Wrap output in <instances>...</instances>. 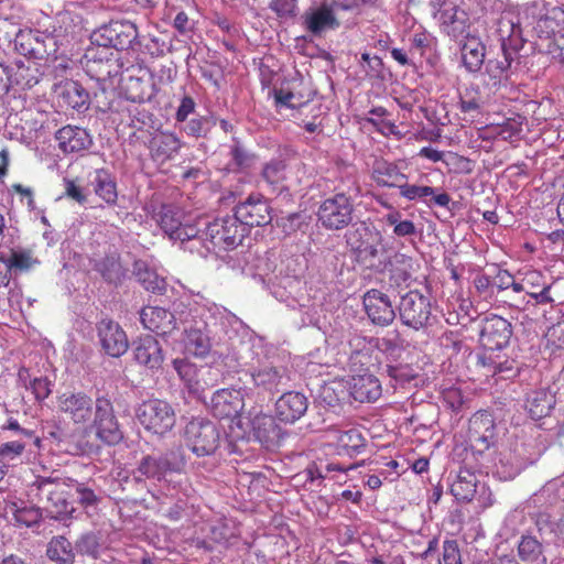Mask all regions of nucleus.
<instances>
[{
	"label": "nucleus",
	"mask_w": 564,
	"mask_h": 564,
	"mask_svg": "<svg viewBox=\"0 0 564 564\" xmlns=\"http://www.w3.org/2000/svg\"><path fill=\"white\" fill-rule=\"evenodd\" d=\"M183 308L186 307L180 304L175 312L172 313L163 307L145 306L140 312V321L144 328L160 336H166L178 327V312Z\"/></svg>",
	"instance_id": "obj_21"
},
{
	"label": "nucleus",
	"mask_w": 564,
	"mask_h": 564,
	"mask_svg": "<svg viewBox=\"0 0 564 564\" xmlns=\"http://www.w3.org/2000/svg\"><path fill=\"white\" fill-rule=\"evenodd\" d=\"M184 440L186 446L197 457L212 456L221 442L217 425L205 417H193L185 426Z\"/></svg>",
	"instance_id": "obj_5"
},
{
	"label": "nucleus",
	"mask_w": 564,
	"mask_h": 564,
	"mask_svg": "<svg viewBox=\"0 0 564 564\" xmlns=\"http://www.w3.org/2000/svg\"><path fill=\"white\" fill-rule=\"evenodd\" d=\"M158 223L161 229L171 240L180 241L182 245H195L196 235L200 232L198 224H185L180 219L178 213L172 206H162L158 214Z\"/></svg>",
	"instance_id": "obj_17"
},
{
	"label": "nucleus",
	"mask_w": 564,
	"mask_h": 564,
	"mask_svg": "<svg viewBox=\"0 0 564 564\" xmlns=\"http://www.w3.org/2000/svg\"><path fill=\"white\" fill-rule=\"evenodd\" d=\"M57 409L74 424H86L91 420L95 401L85 392H64L57 397Z\"/></svg>",
	"instance_id": "obj_20"
},
{
	"label": "nucleus",
	"mask_w": 564,
	"mask_h": 564,
	"mask_svg": "<svg viewBox=\"0 0 564 564\" xmlns=\"http://www.w3.org/2000/svg\"><path fill=\"white\" fill-rule=\"evenodd\" d=\"M134 360L150 370L159 369L164 360L160 343L151 335L138 338L132 343Z\"/></svg>",
	"instance_id": "obj_31"
},
{
	"label": "nucleus",
	"mask_w": 564,
	"mask_h": 564,
	"mask_svg": "<svg viewBox=\"0 0 564 564\" xmlns=\"http://www.w3.org/2000/svg\"><path fill=\"white\" fill-rule=\"evenodd\" d=\"M497 32L501 50L509 52L516 59H518L519 52L523 48L525 43L519 22L514 21L513 17L510 14L502 15L498 20Z\"/></svg>",
	"instance_id": "obj_30"
},
{
	"label": "nucleus",
	"mask_w": 564,
	"mask_h": 564,
	"mask_svg": "<svg viewBox=\"0 0 564 564\" xmlns=\"http://www.w3.org/2000/svg\"><path fill=\"white\" fill-rule=\"evenodd\" d=\"M251 378L257 388L274 394L289 387L291 372L280 362L267 361L251 370Z\"/></svg>",
	"instance_id": "obj_15"
},
{
	"label": "nucleus",
	"mask_w": 564,
	"mask_h": 564,
	"mask_svg": "<svg viewBox=\"0 0 564 564\" xmlns=\"http://www.w3.org/2000/svg\"><path fill=\"white\" fill-rule=\"evenodd\" d=\"M46 555L56 564H74L77 556L75 543L72 544L64 535L53 536L47 544Z\"/></svg>",
	"instance_id": "obj_40"
},
{
	"label": "nucleus",
	"mask_w": 564,
	"mask_h": 564,
	"mask_svg": "<svg viewBox=\"0 0 564 564\" xmlns=\"http://www.w3.org/2000/svg\"><path fill=\"white\" fill-rule=\"evenodd\" d=\"M91 417V429L98 441L105 445L115 446L123 440V430L108 395H98L96 398Z\"/></svg>",
	"instance_id": "obj_6"
},
{
	"label": "nucleus",
	"mask_w": 564,
	"mask_h": 564,
	"mask_svg": "<svg viewBox=\"0 0 564 564\" xmlns=\"http://www.w3.org/2000/svg\"><path fill=\"white\" fill-rule=\"evenodd\" d=\"M359 195L360 186L356 182L347 191L337 189L319 203L316 213L317 221L324 229L332 231L352 226L356 212L355 200Z\"/></svg>",
	"instance_id": "obj_3"
},
{
	"label": "nucleus",
	"mask_w": 564,
	"mask_h": 564,
	"mask_svg": "<svg viewBox=\"0 0 564 564\" xmlns=\"http://www.w3.org/2000/svg\"><path fill=\"white\" fill-rule=\"evenodd\" d=\"M58 148L65 153H78L93 145V138L88 131L77 126H65L55 133Z\"/></svg>",
	"instance_id": "obj_33"
},
{
	"label": "nucleus",
	"mask_w": 564,
	"mask_h": 564,
	"mask_svg": "<svg viewBox=\"0 0 564 564\" xmlns=\"http://www.w3.org/2000/svg\"><path fill=\"white\" fill-rule=\"evenodd\" d=\"M511 336V323L501 316L491 315L482 323L480 344L487 350H501L508 346Z\"/></svg>",
	"instance_id": "obj_23"
},
{
	"label": "nucleus",
	"mask_w": 564,
	"mask_h": 564,
	"mask_svg": "<svg viewBox=\"0 0 564 564\" xmlns=\"http://www.w3.org/2000/svg\"><path fill=\"white\" fill-rule=\"evenodd\" d=\"M381 350L384 355V361L381 364L382 373H386L395 384H404L416 377L413 367L404 362V349L400 345L391 339H383Z\"/></svg>",
	"instance_id": "obj_12"
},
{
	"label": "nucleus",
	"mask_w": 564,
	"mask_h": 564,
	"mask_svg": "<svg viewBox=\"0 0 564 564\" xmlns=\"http://www.w3.org/2000/svg\"><path fill=\"white\" fill-rule=\"evenodd\" d=\"M478 86L466 88L459 98V109L463 112H478L482 106Z\"/></svg>",
	"instance_id": "obj_56"
},
{
	"label": "nucleus",
	"mask_w": 564,
	"mask_h": 564,
	"mask_svg": "<svg viewBox=\"0 0 564 564\" xmlns=\"http://www.w3.org/2000/svg\"><path fill=\"white\" fill-rule=\"evenodd\" d=\"M63 486L57 478L36 477L30 487L31 492L35 491L34 495L40 502H46L45 510L56 520L73 517L75 511L73 503L66 498Z\"/></svg>",
	"instance_id": "obj_8"
},
{
	"label": "nucleus",
	"mask_w": 564,
	"mask_h": 564,
	"mask_svg": "<svg viewBox=\"0 0 564 564\" xmlns=\"http://www.w3.org/2000/svg\"><path fill=\"white\" fill-rule=\"evenodd\" d=\"M167 473L169 471L159 455L143 456L134 471L137 480H140L141 477H144L154 481H162L165 479Z\"/></svg>",
	"instance_id": "obj_45"
},
{
	"label": "nucleus",
	"mask_w": 564,
	"mask_h": 564,
	"mask_svg": "<svg viewBox=\"0 0 564 564\" xmlns=\"http://www.w3.org/2000/svg\"><path fill=\"white\" fill-rule=\"evenodd\" d=\"M251 426L253 437L268 449L279 447L288 435L270 414H256Z\"/></svg>",
	"instance_id": "obj_27"
},
{
	"label": "nucleus",
	"mask_w": 564,
	"mask_h": 564,
	"mask_svg": "<svg viewBox=\"0 0 564 564\" xmlns=\"http://www.w3.org/2000/svg\"><path fill=\"white\" fill-rule=\"evenodd\" d=\"M304 28L315 36H321L324 32L339 28V21L336 19L333 9L328 6L311 8L302 15Z\"/></svg>",
	"instance_id": "obj_34"
},
{
	"label": "nucleus",
	"mask_w": 564,
	"mask_h": 564,
	"mask_svg": "<svg viewBox=\"0 0 564 564\" xmlns=\"http://www.w3.org/2000/svg\"><path fill=\"white\" fill-rule=\"evenodd\" d=\"M375 182L383 187H398L402 185L408 176L403 174L397 164L384 160L376 161L372 167Z\"/></svg>",
	"instance_id": "obj_39"
},
{
	"label": "nucleus",
	"mask_w": 564,
	"mask_h": 564,
	"mask_svg": "<svg viewBox=\"0 0 564 564\" xmlns=\"http://www.w3.org/2000/svg\"><path fill=\"white\" fill-rule=\"evenodd\" d=\"M344 238L359 263L375 272H384L386 267L381 260L388 254L389 248L378 229L365 221H358L345 232Z\"/></svg>",
	"instance_id": "obj_2"
},
{
	"label": "nucleus",
	"mask_w": 564,
	"mask_h": 564,
	"mask_svg": "<svg viewBox=\"0 0 564 564\" xmlns=\"http://www.w3.org/2000/svg\"><path fill=\"white\" fill-rule=\"evenodd\" d=\"M308 400L306 395L297 391L283 393L275 402V416L281 422L293 424L307 411Z\"/></svg>",
	"instance_id": "obj_28"
},
{
	"label": "nucleus",
	"mask_w": 564,
	"mask_h": 564,
	"mask_svg": "<svg viewBox=\"0 0 564 564\" xmlns=\"http://www.w3.org/2000/svg\"><path fill=\"white\" fill-rule=\"evenodd\" d=\"M86 74L96 82H109L124 69L119 58H110L109 63L101 61L85 62Z\"/></svg>",
	"instance_id": "obj_44"
},
{
	"label": "nucleus",
	"mask_w": 564,
	"mask_h": 564,
	"mask_svg": "<svg viewBox=\"0 0 564 564\" xmlns=\"http://www.w3.org/2000/svg\"><path fill=\"white\" fill-rule=\"evenodd\" d=\"M65 192L64 195L76 203L84 205L87 203V195L84 192V188L76 184L75 181L69 178H64Z\"/></svg>",
	"instance_id": "obj_61"
},
{
	"label": "nucleus",
	"mask_w": 564,
	"mask_h": 564,
	"mask_svg": "<svg viewBox=\"0 0 564 564\" xmlns=\"http://www.w3.org/2000/svg\"><path fill=\"white\" fill-rule=\"evenodd\" d=\"M169 473H181L186 466V456L181 445L169 448L159 455Z\"/></svg>",
	"instance_id": "obj_52"
},
{
	"label": "nucleus",
	"mask_w": 564,
	"mask_h": 564,
	"mask_svg": "<svg viewBox=\"0 0 564 564\" xmlns=\"http://www.w3.org/2000/svg\"><path fill=\"white\" fill-rule=\"evenodd\" d=\"M477 488V477L469 470H460L451 485V492L458 501L473 500Z\"/></svg>",
	"instance_id": "obj_47"
},
{
	"label": "nucleus",
	"mask_w": 564,
	"mask_h": 564,
	"mask_svg": "<svg viewBox=\"0 0 564 564\" xmlns=\"http://www.w3.org/2000/svg\"><path fill=\"white\" fill-rule=\"evenodd\" d=\"M138 422L148 432L163 436L175 426L176 414L173 406L160 399L143 401L135 408Z\"/></svg>",
	"instance_id": "obj_7"
},
{
	"label": "nucleus",
	"mask_w": 564,
	"mask_h": 564,
	"mask_svg": "<svg viewBox=\"0 0 564 564\" xmlns=\"http://www.w3.org/2000/svg\"><path fill=\"white\" fill-rule=\"evenodd\" d=\"M204 226V229L200 228V232L196 235L195 245L187 247L191 252L196 251L204 258L209 253L218 256L223 251L234 250L248 236L246 227L236 219L234 214L215 218Z\"/></svg>",
	"instance_id": "obj_1"
},
{
	"label": "nucleus",
	"mask_w": 564,
	"mask_h": 564,
	"mask_svg": "<svg viewBox=\"0 0 564 564\" xmlns=\"http://www.w3.org/2000/svg\"><path fill=\"white\" fill-rule=\"evenodd\" d=\"M93 269L100 274L106 283L115 286L122 284L128 275V269L122 265L117 252H110L94 259Z\"/></svg>",
	"instance_id": "obj_35"
},
{
	"label": "nucleus",
	"mask_w": 564,
	"mask_h": 564,
	"mask_svg": "<svg viewBox=\"0 0 564 564\" xmlns=\"http://www.w3.org/2000/svg\"><path fill=\"white\" fill-rule=\"evenodd\" d=\"M518 555L530 564H546L542 543L533 535H522L518 543Z\"/></svg>",
	"instance_id": "obj_46"
},
{
	"label": "nucleus",
	"mask_w": 564,
	"mask_h": 564,
	"mask_svg": "<svg viewBox=\"0 0 564 564\" xmlns=\"http://www.w3.org/2000/svg\"><path fill=\"white\" fill-rule=\"evenodd\" d=\"M97 334L102 349L110 357H120L129 348V341L124 330L113 319H101L97 324Z\"/></svg>",
	"instance_id": "obj_25"
},
{
	"label": "nucleus",
	"mask_w": 564,
	"mask_h": 564,
	"mask_svg": "<svg viewBox=\"0 0 564 564\" xmlns=\"http://www.w3.org/2000/svg\"><path fill=\"white\" fill-rule=\"evenodd\" d=\"M14 45L21 55L36 59H43L55 52L54 37L32 29L20 30L15 35Z\"/></svg>",
	"instance_id": "obj_19"
},
{
	"label": "nucleus",
	"mask_w": 564,
	"mask_h": 564,
	"mask_svg": "<svg viewBox=\"0 0 564 564\" xmlns=\"http://www.w3.org/2000/svg\"><path fill=\"white\" fill-rule=\"evenodd\" d=\"M138 37L137 25L129 20L111 21L91 35L94 43L112 46L116 51L132 48Z\"/></svg>",
	"instance_id": "obj_11"
},
{
	"label": "nucleus",
	"mask_w": 564,
	"mask_h": 564,
	"mask_svg": "<svg viewBox=\"0 0 564 564\" xmlns=\"http://www.w3.org/2000/svg\"><path fill=\"white\" fill-rule=\"evenodd\" d=\"M365 446L366 440L357 429L344 431L337 437V449L340 455L355 456L361 453Z\"/></svg>",
	"instance_id": "obj_49"
},
{
	"label": "nucleus",
	"mask_w": 564,
	"mask_h": 564,
	"mask_svg": "<svg viewBox=\"0 0 564 564\" xmlns=\"http://www.w3.org/2000/svg\"><path fill=\"white\" fill-rule=\"evenodd\" d=\"M440 564H463L460 552L455 540H446L443 543V554Z\"/></svg>",
	"instance_id": "obj_59"
},
{
	"label": "nucleus",
	"mask_w": 564,
	"mask_h": 564,
	"mask_svg": "<svg viewBox=\"0 0 564 564\" xmlns=\"http://www.w3.org/2000/svg\"><path fill=\"white\" fill-rule=\"evenodd\" d=\"M25 448V443L21 440L7 442L0 445V456L4 458H14L22 454Z\"/></svg>",
	"instance_id": "obj_63"
},
{
	"label": "nucleus",
	"mask_w": 564,
	"mask_h": 564,
	"mask_svg": "<svg viewBox=\"0 0 564 564\" xmlns=\"http://www.w3.org/2000/svg\"><path fill=\"white\" fill-rule=\"evenodd\" d=\"M173 26L178 31V33L186 35L193 32L195 22L189 19L184 11H180L174 18Z\"/></svg>",
	"instance_id": "obj_64"
},
{
	"label": "nucleus",
	"mask_w": 564,
	"mask_h": 564,
	"mask_svg": "<svg viewBox=\"0 0 564 564\" xmlns=\"http://www.w3.org/2000/svg\"><path fill=\"white\" fill-rule=\"evenodd\" d=\"M365 311L372 322L378 326L390 325L397 315V307L392 304L390 297L380 290H368L362 297Z\"/></svg>",
	"instance_id": "obj_22"
},
{
	"label": "nucleus",
	"mask_w": 564,
	"mask_h": 564,
	"mask_svg": "<svg viewBox=\"0 0 564 564\" xmlns=\"http://www.w3.org/2000/svg\"><path fill=\"white\" fill-rule=\"evenodd\" d=\"M208 408L215 417L235 419L245 408L243 393L236 389H219L213 393Z\"/></svg>",
	"instance_id": "obj_24"
},
{
	"label": "nucleus",
	"mask_w": 564,
	"mask_h": 564,
	"mask_svg": "<svg viewBox=\"0 0 564 564\" xmlns=\"http://www.w3.org/2000/svg\"><path fill=\"white\" fill-rule=\"evenodd\" d=\"M180 324L183 325L184 346L188 354L205 358L213 347L212 329L198 307L183 308L178 312Z\"/></svg>",
	"instance_id": "obj_4"
},
{
	"label": "nucleus",
	"mask_w": 564,
	"mask_h": 564,
	"mask_svg": "<svg viewBox=\"0 0 564 564\" xmlns=\"http://www.w3.org/2000/svg\"><path fill=\"white\" fill-rule=\"evenodd\" d=\"M468 440L478 453L488 451L497 443V427L491 413L478 411L469 419Z\"/></svg>",
	"instance_id": "obj_16"
},
{
	"label": "nucleus",
	"mask_w": 564,
	"mask_h": 564,
	"mask_svg": "<svg viewBox=\"0 0 564 564\" xmlns=\"http://www.w3.org/2000/svg\"><path fill=\"white\" fill-rule=\"evenodd\" d=\"M54 93L62 107H69L78 112L88 109L90 98L88 91L76 80L66 79L55 85Z\"/></svg>",
	"instance_id": "obj_29"
},
{
	"label": "nucleus",
	"mask_w": 564,
	"mask_h": 564,
	"mask_svg": "<svg viewBox=\"0 0 564 564\" xmlns=\"http://www.w3.org/2000/svg\"><path fill=\"white\" fill-rule=\"evenodd\" d=\"M462 63L467 72L478 73L485 65L486 47L476 36H467L460 45Z\"/></svg>",
	"instance_id": "obj_38"
},
{
	"label": "nucleus",
	"mask_w": 564,
	"mask_h": 564,
	"mask_svg": "<svg viewBox=\"0 0 564 564\" xmlns=\"http://www.w3.org/2000/svg\"><path fill=\"white\" fill-rule=\"evenodd\" d=\"M400 321L419 330L429 325L432 316L431 299L417 290H411L400 296L397 306Z\"/></svg>",
	"instance_id": "obj_10"
},
{
	"label": "nucleus",
	"mask_w": 564,
	"mask_h": 564,
	"mask_svg": "<svg viewBox=\"0 0 564 564\" xmlns=\"http://www.w3.org/2000/svg\"><path fill=\"white\" fill-rule=\"evenodd\" d=\"M12 514L17 523L26 528L39 524L42 519V510L34 506L18 507L14 505Z\"/></svg>",
	"instance_id": "obj_53"
},
{
	"label": "nucleus",
	"mask_w": 564,
	"mask_h": 564,
	"mask_svg": "<svg viewBox=\"0 0 564 564\" xmlns=\"http://www.w3.org/2000/svg\"><path fill=\"white\" fill-rule=\"evenodd\" d=\"M91 47H88L85 53V62H93V61H104L106 63H109L110 58H119L118 57V51H116L112 46H105V45H98L97 43H94L91 40Z\"/></svg>",
	"instance_id": "obj_57"
},
{
	"label": "nucleus",
	"mask_w": 564,
	"mask_h": 564,
	"mask_svg": "<svg viewBox=\"0 0 564 564\" xmlns=\"http://www.w3.org/2000/svg\"><path fill=\"white\" fill-rule=\"evenodd\" d=\"M350 395L358 402H375L382 392L380 381L373 375L352 377L349 386Z\"/></svg>",
	"instance_id": "obj_37"
},
{
	"label": "nucleus",
	"mask_w": 564,
	"mask_h": 564,
	"mask_svg": "<svg viewBox=\"0 0 564 564\" xmlns=\"http://www.w3.org/2000/svg\"><path fill=\"white\" fill-rule=\"evenodd\" d=\"M128 76L124 80L126 98L132 102H144L151 100L155 83H152V74L149 68L141 65H131L122 69Z\"/></svg>",
	"instance_id": "obj_18"
},
{
	"label": "nucleus",
	"mask_w": 564,
	"mask_h": 564,
	"mask_svg": "<svg viewBox=\"0 0 564 564\" xmlns=\"http://www.w3.org/2000/svg\"><path fill=\"white\" fill-rule=\"evenodd\" d=\"M133 274L139 283L152 293H162L166 288V282L143 260H135L133 263Z\"/></svg>",
	"instance_id": "obj_42"
},
{
	"label": "nucleus",
	"mask_w": 564,
	"mask_h": 564,
	"mask_svg": "<svg viewBox=\"0 0 564 564\" xmlns=\"http://www.w3.org/2000/svg\"><path fill=\"white\" fill-rule=\"evenodd\" d=\"M173 368L188 391L198 398L203 397L206 389L210 388V381H206L204 375H214V368L208 366L197 367L187 359L176 358L173 360Z\"/></svg>",
	"instance_id": "obj_26"
},
{
	"label": "nucleus",
	"mask_w": 564,
	"mask_h": 564,
	"mask_svg": "<svg viewBox=\"0 0 564 564\" xmlns=\"http://www.w3.org/2000/svg\"><path fill=\"white\" fill-rule=\"evenodd\" d=\"M234 216L246 227L247 234L252 227L265 226L272 220L269 202L260 194H251L235 206Z\"/></svg>",
	"instance_id": "obj_13"
},
{
	"label": "nucleus",
	"mask_w": 564,
	"mask_h": 564,
	"mask_svg": "<svg viewBox=\"0 0 564 564\" xmlns=\"http://www.w3.org/2000/svg\"><path fill=\"white\" fill-rule=\"evenodd\" d=\"M522 280L525 286V293L528 295H531L536 290H541L542 286L549 284L545 282L544 276L541 274V272L534 270L527 272Z\"/></svg>",
	"instance_id": "obj_60"
},
{
	"label": "nucleus",
	"mask_w": 564,
	"mask_h": 564,
	"mask_svg": "<svg viewBox=\"0 0 564 564\" xmlns=\"http://www.w3.org/2000/svg\"><path fill=\"white\" fill-rule=\"evenodd\" d=\"M94 191L108 205H116L118 199L117 184L108 171L104 169L96 171Z\"/></svg>",
	"instance_id": "obj_48"
},
{
	"label": "nucleus",
	"mask_w": 564,
	"mask_h": 564,
	"mask_svg": "<svg viewBox=\"0 0 564 564\" xmlns=\"http://www.w3.org/2000/svg\"><path fill=\"white\" fill-rule=\"evenodd\" d=\"M556 397L547 388H540L530 391L525 399V409L533 420L554 415L558 425V435H564V410L556 409Z\"/></svg>",
	"instance_id": "obj_14"
},
{
	"label": "nucleus",
	"mask_w": 564,
	"mask_h": 564,
	"mask_svg": "<svg viewBox=\"0 0 564 564\" xmlns=\"http://www.w3.org/2000/svg\"><path fill=\"white\" fill-rule=\"evenodd\" d=\"M286 163L280 159H273L262 167L261 175L270 185L280 184L286 176Z\"/></svg>",
	"instance_id": "obj_54"
},
{
	"label": "nucleus",
	"mask_w": 564,
	"mask_h": 564,
	"mask_svg": "<svg viewBox=\"0 0 564 564\" xmlns=\"http://www.w3.org/2000/svg\"><path fill=\"white\" fill-rule=\"evenodd\" d=\"M216 120L212 116H199L184 122L183 131L191 137L205 138L215 127Z\"/></svg>",
	"instance_id": "obj_51"
},
{
	"label": "nucleus",
	"mask_w": 564,
	"mask_h": 564,
	"mask_svg": "<svg viewBox=\"0 0 564 564\" xmlns=\"http://www.w3.org/2000/svg\"><path fill=\"white\" fill-rule=\"evenodd\" d=\"M180 139L173 133H161L151 141V155L153 160L165 162L172 159L181 149Z\"/></svg>",
	"instance_id": "obj_41"
},
{
	"label": "nucleus",
	"mask_w": 564,
	"mask_h": 564,
	"mask_svg": "<svg viewBox=\"0 0 564 564\" xmlns=\"http://www.w3.org/2000/svg\"><path fill=\"white\" fill-rule=\"evenodd\" d=\"M53 382L47 377L30 379L28 390L34 394L36 401L45 400L52 392Z\"/></svg>",
	"instance_id": "obj_58"
},
{
	"label": "nucleus",
	"mask_w": 564,
	"mask_h": 564,
	"mask_svg": "<svg viewBox=\"0 0 564 564\" xmlns=\"http://www.w3.org/2000/svg\"><path fill=\"white\" fill-rule=\"evenodd\" d=\"M367 121L383 135H397L399 139L402 137V133L398 130V127L390 120L368 118Z\"/></svg>",
	"instance_id": "obj_62"
},
{
	"label": "nucleus",
	"mask_w": 564,
	"mask_h": 564,
	"mask_svg": "<svg viewBox=\"0 0 564 564\" xmlns=\"http://www.w3.org/2000/svg\"><path fill=\"white\" fill-rule=\"evenodd\" d=\"M516 61L509 52L500 48L496 56L489 57L485 63V72L492 79H507L513 72Z\"/></svg>",
	"instance_id": "obj_43"
},
{
	"label": "nucleus",
	"mask_w": 564,
	"mask_h": 564,
	"mask_svg": "<svg viewBox=\"0 0 564 564\" xmlns=\"http://www.w3.org/2000/svg\"><path fill=\"white\" fill-rule=\"evenodd\" d=\"M75 550L85 564H108L115 560L109 535L101 530L83 532L75 541Z\"/></svg>",
	"instance_id": "obj_9"
},
{
	"label": "nucleus",
	"mask_w": 564,
	"mask_h": 564,
	"mask_svg": "<svg viewBox=\"0 0 564 564\" xmlns=\"http://www.w3.org/2000/svg\"><path fill=\"white\" fill-rule=\"evenodd\" d=\"M400 195L408 200H422L430 205L433 202L435 205L441 207H448L451 196L447 193L436 194V189L431 186L409 184L403 181L400 185Z\"/></svg>",
	"instance_id": "obj_36"
},
{
	"label": "nucleus",
	"mask_w": 564,
	"mask_h": 564,
	"mask_svg": "<svg viewBox=\"0 0 564 564\" xmlns=\"http://www.w3.org/2000/svg\"><path fill=\"white\" fill-rule=\"evenodd\" d=\"M98 89L94 93L93 102L101 112H107L112 107L115 91L111 80L97 82Z\"/></svg>",
	"instance_id": "obj_55"
},
{
	"label": "nucleus",
	"mask_w": 564,
	"mask_h": 564,
	"mask_svg": "<svg viewBox=\"0 0 564 564\" xmlns=\"http://www.w3.org/2000/svg\"><path fill=\"white\" fill-rule=\"evenodd\" d=\"M70 495L83 508H95L100 502L101 497L96 490L86 482H75L70 487Z\"/></svg>",
	"instance_id": "obj_50"
},
{
	"label": "nucleus",
	"mask_w": 564,
	"mask_h": 564,
	"mask_svg": "<svg viewBox=\"0 0 564 564\" xmlns=\"http://www.w3.org/2000/svg\"><path fill=\"white\" fill-rule=\"evenodd\" d=\"M384 264V271H389V282L391 286L400 288L408 285L412 279L413 259L401 252H388L381 260Z\"/></svg>",
	"instance_id": "obj_32"
}]
</instances>
